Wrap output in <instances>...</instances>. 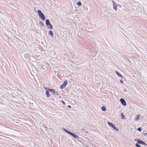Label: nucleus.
<instances>
[{"label":"nucleus","mask_w":147,"mask_h":147,"mask_svg":"<svg viewBox=\"0 0 147 147\" xmlns=\"http://www.w3.org/2000/svg\"><path fill=\"white\" fill-rule=\"evenodd\" d=\"M45 88V90H48L49 89H50L49 88Z\"/></svg>","instance_id":"22"},{"label":"nucleus","mask_w":147,"mask_h":147,"mask_svg":"<svg viewBox=\"0 0 147 147\" xmlns=\"http://www.w3.org/2000/svg\"><path fill=\"white\" fill-rule=\"evenodd\" d=\"M39 24L41 25V26H44V24L43 23L41 22V21H40L39 22Z\"/></svg>","instance_id":"16"},{"label":"nucleus","mask_w":147,"mask_h":147,"mask_svg":"<svg viewBox=\"0 0 147 147\" xmlns=\"http://www.w3.org/2000/svg\"><path fill=\"white\" fill-rule=\"evenodd\" d=\"M49 34L51 35L52 37L53 36V34L52 31L49 30Z\"/></svg>","instance_id":"13"},{"label":"nucleus","mask_w":147,"mask_h":147,"mask_svg":"<svg viewBox=\"0 0 147 147\" xmlns=\"http://www.w3.org/2000/svg\"><path fill=\"white\" fill-rule=\"evenodd\" d=\"M37 12L38 16L40 19L42 21L45 20V16L41 11L40 10H38Z\"/></svg>","instance_id":"1"},{"label":"nucleus","mask_w":147,"mask_h":147,"mask_svg":"<svg viewBox=\"0 0 147 147\" xmlns=\"http://www.w3.org/2000/svg\"><path fill=\"white\" fill-rule=\"evenodd\" d=\"M76 4L78 6H81L82 5V3L80 1H78L76 3Z\"/></svg>","instance_id":"14"},{"label":"nucleus","mask_w":147,"mask_h":147,"mask_svg":"<svg viewBox=\"0 0 147 147\" xmlns=\"http://www.w3.org/2000/svg\"><path fill=\"white\" fill-rule=\"evenodd\" d=\"M63 130L66 133L72 136L75 138H76L78 137V136L77 135L73 134L72 133L68 131L65 129H63Z\"/></svg>","instance_id":"3"},{"label":"nucleus","mask_w":147,"mask_h":147,"mask_svg":"<svg viewBox=\"0 0 147 147\" xmlns=\"http://www.w3.org/2000/svg\"><path fill=\"white\" fill-rule=\"evenodd\" d=\"M45 94L46 95V96L48 98L50 96V95L49 94V92L48 91H46Z\"/></svg>","instance_id":"12"},{"label":"nucleus","mask_w":147,"mask_h":147,"mask_svg":"<svg viewBox=\"0 0 147 147\" xmlns=\"http://www.w3.org/2000/svg\"><path fill=\"white\" fill-rule=\"evenodd\" d=\"M112 2L113 3V8L115 9V11H117V4L114 1H112Z\"/></svg>","instance_id":"6"},{"label":"nucleus","mask_w":147,"mask_h":147,"mask_svg":"<svg viewBox=\"0 0 147 147\" xmlns=\"http://www.w3.org/2000/svg\"><path fill=\"white\" fill-rule=\"evenodd\" d=\"M120 100L123 106H125L126 105V102L124 99L121 98L120 99Z\"/></svg>","instance_id":"7"},{"label":"nucleus","mask_w":147,"mask_h":147,"mask_svg":"<svg viewBox=\"0 0 147 147\" xmlns=\"http://www.w3.org/2000/svg\"><path fill=\"white\" fill-rule=\"evenodd\" d=\"M108 124L110 126H111V127H112L115 130L118 131V129L114 125L113 123H110L109 122H107Z\"/></svg>","instance_id":"4"},{"label":"nucleus","mask_w":147,"mask_h":147,"mask_svg":"<svg viewBox=\"0 0 147 147\" xmlns=\"http://www.w3.org/2000/svg\"><path fill=\"white\" fill-rule=\"evenodd\" d=\"M139 140V139H135V141L137 142H138L140 141V140Z\"/></svg>","instance_id":"19"},{"label":"nucleus","mask_w":147,"mask_h":147,"mask_svg":"<svg viewBox=\"0 0 147 147\" xmlns=\"http://www.w3.org/2000/svg\"><path fill=\"white\" fill-rule=\"evenodd\" d=\"M55 93H56V95H58V94L57 93V92H55Z\"/></svg>","instance_id":"24"},{"label":"nucleus","mask_w":147,"mask_h":147,"mask_svg":"<svg viewBox=\"0 0 147 147\" xmlns=\"http://www.w3.org/2000/svg\"><path fill=\"white\" fill-rule=\"evenodd\" d=\"M68 107H69V108H71V106H70V105H69L68 106Z\"/></svg>","instance_id":"25"},{"label":"nucleus","mask_w":147,"mask_h":147,"mask_svg":"<svg viewBox=\"0 0 147 147\" xmlns=\"http://www.w3.org/2000/svg\"><path fill=\"white\" fill-rule=\"evenodd\" d=\"M84 132H86L85 131H84Z\"/></svg>","instance_id":"28"},{"label":"nucleus","mask_w":147,"mask_h":147,"mask_svg":"<svg viewBox=\"0 0 147 147\" xmlns=\"http://www.w3.org/2000/svg\"><path fill=\"white\" fill-rule=\"evenodd\" d=\"M138 143L140 144H142L145 145H147V144L143 141H140L139 142H138Z\"/></svg>","instance_id":"9"},{"label":"nucleus","mask_w":147,"mask_h":147,"mask_svg":"<svg viewBox=\"0 0 147 147\" xmlns=\"http://www.w3.org/2000/svg\"><path fill=\"white\" fill-rule=\"evenodd\" d=\"M138 130L140 131H141L142 130L141 128L140 127L138 128Z\"/></svg>","instance_id":"20"},{"label":"nucleus","mask_w":147,"mask_h":147,"mask_svg":"<svg viewBox=\"0 0 147 147\" xmlns=\"http://www.w3.org/2000/svg\"><path fill=\"white\" fill-rule=\"evenodd\" d=\"M136 147H141L138 144H136Z\"/></svg>","instance_id":"18"},{"label":"nucleus","mask_w":147,"mask_h":147,"mask_svg":"<svg viewBox=\"0 0 147 147\" xmlns=\"http://www.w3.org/2000/svg\"><path fill=\"white\" fill-rule=\"evenodd\" d=\"M67 84V81H65L63 84L60 86V88L61 89H63L64 87Z\"/></svg>","instance_id":"5"},{"label":"nucleus","mask_w":147,"mask_h":147,"mask_svg":"<svg viewBox=\"0 0 147 147\" xmlns=\"http://www.w3.org/2000/svg\"><path fill=\"white\" fill-rule=\"evenodd\" d=\"M147 134V133H145V134H144H144H144V135H146Z\"/></svg>","instance_id":"26"},{"label":"nucleus","mask_w":147,"mask_h":147,"mask_svg":"<svg viewBox=\"0 0 147 147\" xmlns=\"http://www.w3.org/2000/svg\"><path fill=\"white\" fill-rule=\"evenodd\" d=\"M48 90L51 92L52 93H53V94H55V89H49Z\"/></svg>","instance_id":"8"},{"label":"nucleus","mask_w":147,"mask_h":147,"mask_svg":"<svg viewBox=\"0 0 147 147\" xmlns=\"http://www.w3.org/2000/svg\"><path fill=\"white\" fill-rule=\"evenodd\" d=\"M140 116V115H137L135 119V121L138 120L139 119Z\"/></svg>","instance_id":"11"},{"label":"nucleus","mask_w":147,"mask_h":147,"mask_svg":"<svg viewBox=\"0 0 147 147\" xmlns=\"http://www.w3.org/2000/svg\"><path fill=\"white\" fill-rule=\"evenodd\" d=\"M45 24L47 26L49 29L51 30L53 29V26L49 22V20L47 19L46 20Z\"/></svg>","instance_id":"2"},{"label":"nucleus","mask_w":147,"mask_h":147,"mask_svg":"<svg viewBox=\"0 0 147 147\" xmlns=\"http://www.w3.org/2000/svg\"><path fill=\"white\" fill-rule=\"evenodd\" d=\"M121 114L122 116V118L124 119L125 118V116L122 113H121Z\"/></svg>","instance_id":"17"},{"label":"nucleus","mask_w":147,"mask_h":147,"mask_svg":"<svg viewBox=\"0 0 147 147\" xmlns=\"http://www.w3.org/2000/svg\"><path fill=\"white\" fill-rule=\"evenodd\" d=\"M106 110V108L104 106H103L102 107V110L104 111H105Z\"/></svg>","instance_id":"15"},{"label":"nucleus","mask_w":147,"mask_h":147,"mask_svg":"<svg viewBox=\"0 0 147 147\" xmlns=\"http://www.w3.org/2000/svg\"><path fill=\"white\" fill-rule=\"evenodd\" d=\"M115 72H116V73L118 75V76H119V77H121L122 78H123V76L121 74L119 73L117 71H115Z\"/></svg>","instance_id":"10"},{"label":"nucleus","mask_w":147,"mask_h":147,"mask_svg":"<svg viewBox=\"0 0 147 147\" xmlns=\"http://www.w3.org/2000/svg\"><path fill=\"white\" fill-rule=\"evenodd\" d=\"M120 82L122 84L123 83V82L122 80H120Z\"/></svg>","instance_id":"23"},{"label":"nucleus","mask_w":147,"mask_h":147,"mask_svg":"<svg viewBox=\"0 0 147 147\" xmlns=\"http://www.w3.org/2000/svg\"><path fill=\"white\" fill-rule=\"evenodd\" d=\"M61 102H62V103L64 104V105H65V102L63 101V100H62L61 101Z\"/></svg>","instance_id":"21"},{"label":"nucleus","mask_w":147,"mask_h":147,"mask_svg":"<svg viewBox=\"0 0 147 147\" xmlns=\"http://www.w3.org/2000/svg\"><path fill=\"white\" fill-rule=\"evenodd\" d=\"M84 130L86 131V130L85 129H84Z\"/></svg>","instance_id":"27"}]
</instances>
